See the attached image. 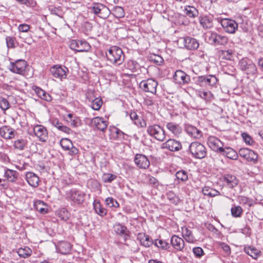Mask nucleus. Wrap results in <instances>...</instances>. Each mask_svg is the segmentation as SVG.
Wrapping results in <instances>:
<instances>
[{
	"mask_svg": "<svg viewBox=\"0 0 263 263\" xmlns=\"http://www.w3.org/2000/svg\"><path fill=\"white\" fill-rule=\"evenodd\" d=\"M86 193L79 189H72L66 192V198L72 205H82L86 199Z\"/></svg>",
	"mask_w": 263,
	"mask_h": 263,
	"instance_id": "obj_1",
	"label": "nucleus"
},
{
	"mask_svg": "<svg viewBox=\"0 0 263 263\" xmlns=\"http://www.w3.org/2000/svg\"><path fill=\"white\" fill-rule=\"evenodd\" d=\"M240 69L248 76V78H255L257 77L258 70L253 61L248 58H243L239 62Z\"/></svg>",
	"mask_w": 263,
	"mask_h": 263,
	"instance_id": "obj_2",
	"label": "nucleus"
},
{
	"mask_svg": "<svg viewBox=\"0 0 263 263\" xmlns=\"http://www.w3.org/2000/svg\"><path fill=\"white\" fill-rule=\"evenodd\" d=\"M107 60L111 63L117 64H121L124 60V55L122 49L117 46H112L106 53Z\"/></svg>",
	"mask_w": 263,
	"mask_h": 263,
	"instance_id": "obj_3",
	"label": "nucleus"
},
{
	"mask_svg": "<svg viewBox=\"0 0 263 263\" xmlns=\"http://www.w3.org/2000/svg\"><path fill=\"white\" fill-rule=\"evenodd\" d=\"M189 150L192 156L196 159H202L206 156V149L201 143L192 142L189 147Z\"/></svg>",
	"mask_w": 263,
	"mask_h": 263,
	"instance_id": "obj_4",
	"label": "nucleus"
},
{
	"mask_svg": "<svg viewBox=\"0 0 263 263\" xmlns=\"http://www.w3.org/2000/svg\"><path fill=\"white\" fill-rule=\"evenodd\" d=\"M208 144L209 146L215 152H219L224 156L230 158L229 156V152H227L225 149L228 150L229 148L226 147L225 148H223V143L217 137L215 136H210L208 139Z\"/></svg>",
	"mask_w": 263,
	"mask_h": 263,
	"instance_id": "obj_5",
	"label": "nucleus"
},
{
	"mask_svg": "<svg viewBox=\"0 0 263 263\" xmlns=\"http://www.w3.org/2000/svg\"><path fill=\"white\" fill-rule=\"evenodd\" d=\"M146 131L150 136L159 141L162 142L165 139V135L163 128L158 124L148 126Z\"/></svg>",
	"mask_w": 263,
	"mask_h": 263,
	"instance_id": "obj_6",
	"label": "nucleus"
},
{
	"mask_svg": "<svg viewBox=\"0 0 263 263\" xmlns=\"http://www.w3.org/2000/svg\"><path fill=\"white\" fill-rule=\"evenodd\" d=\"M91 12L100 18L105 19L110 14V11L105 5L101 3H94L90 8Z\"/></svg>",
	"mask_w": 263,
	"mask_h": 263,
	"instance_id": "obj_7",
	"label": "nucleus"
},
{
	"mask_svg": "<svg viewBox=\"0 0 263 263\" xmlns=\"http://www.w3.org/2000/svg\"><path fill=\"white\" fill-rule=\"evenodd\" d=\"M158 82L153 79H148L142 81L139 84V87L144 92L156 94Z\"/></svg>",
	"mask_w": 263,
	"mask_h": 263,
	"instance_id": "obj_8",
	"label": "nucleus"
},
{
	"mask_svg": "<svg viewBox=\"0 0 263 263\" xmlns=\"http://www.w3.org/2000/svg\"><path fill=\"white\" fill-rule=\"evenodd\" d=\"M69 47L70 49L77 52H88L91 49L89 44L84 40H72Z\"/></svg>",
	"mask_w": 263,
	"mask_h": 263,
	"instance_id": "obj_9",
	"label": "nucleus"
},
{
	"mask_svg": "<svg viewBox=\"0 0 263 263\" xmlns=\"http://www.w3.org/2000/svg\"><path fill=\"white\" fill-rule=\"evenodd\" d=\"M27 63L23 60H18L14 62H11L9 70L15 73L23 74L26 70Z\"/></svg>",
	"mask_w": 263,
	"mask_h": 263,
	"instance_id": "obj_10",
	"label": "nucleus"
},
{
	"mask_svg": "<svg viewBox=\"0 0 263 263\" xmlns=\"http://www.w3.org/2000/svg\"><path fill=\"white\" fill-rule=\"evenodd\" d=\"M179 42L183 44L184 48L187 50H196L199 46V43L197 40L189 36L180 37L179 39Z\"/></svg>",
	"mask_w": 263,
	"mask_h": 263,
	"instance_id": "obj_11",
	"label": "nucleus"
},
{
	"mask_svg": "<svg viewBox=\"0 0 263 263\" xmlns=\"http://www.w3.org/2000/svg\"><path fill=\"white\" fill-rule=\"evenodd\" d=\"M108 125L107 120L101 117H96L91 119L90 126L93 128L104 132Z\"/></svg>",
	"mask_w": 263,
	"mask_h": 263,
	"instance_id": "obj_12",
	"label": "nucleus"
},
{
	"mask_svg": "<svg viewBox=\"0 0 263 263\" xmlns=\"http://www.w3.org/2000/svg\"><path fill=\"white\" fill-rule=\"evenodd\" d=\"M161 148L175 152L182 149V144L179 141L174 139H169L161 145Z\"/></svg>",
	"mask_w": 263,
	"mask_h": 263,
	"instance_id": "obj_13",
	"label": "nucleus"
},
{
	"mask_svg": "<svg viewBox=\"0 0 263 263\" xmlns=\"http://www.w3.org/2000/svg\"><path fill=\"white\" fill-rule=\"evenodd\" d=\"M217 82V78L214 75L199 76L197 78V83L200 86H214Z\"/></svg>",
	"mask_w": 263,
	"mask_h": 263,
	"instance_id": "obj_14",
	"label": "nucleus"
},
{
	"mask_svg": "<svg viewBox=\"0 0 263 263\" xmlns=\"http://www.w3.org/2000/svg\"><path fill=\"white\" fill-rule=\"evenodd\" d=\"M4 173L5 179L10 182H15L18 177V173L15 170L9 169L6 167H0V174Z\"/></svg>",
	"mask_w": 263,
	"mask_h": 263,
	"instance_id": "obj_15",
	"label": "nucleus"
},
{
	"mask_svg": "<svg viewBox=\"0 0 263 263\" xmlns=\"http://www.w3.org/2000/svg\"><path fill=\"white\" fill-rule=\"evenodd\" d=\"M50 70L54 77L60 80L65 79L68 71L67 68L61 65H54L51 67Z\"/></svg>",
	"mask_w": 263,
	"mask_h": 263,
	"instance_id": "obj_16",
	"label": "nucleus"
},
{
	"mask_svg": "<svg viewBox=\"0 0 263 263\" xmlns=\"http://www.w3.org/2000/svg\"><path fill=\"white\" fill-rule=\"evenodd\" d=\"M134 162L139 168L146 169L149 165L150 162L148 158L144 155L137 154L134 157Z\"/></svg>",
	"mask_w": 263,
	"mask_h": 263,
	"instance_id": "obj_17",
	"label": "nucleus"
},
{
	"mask_svg": "<svg viewBox=\"0 0 263 263\" xmlns=\"http://www.w3.org/2000/svg\"><path fill=\"white\" fill-rule=\"evenodd\" d=\"M175 82L178 84L183 85L189 83L190 77L182 70H177L173 76Z\"/></svg>",
	"mask_w": 263,
	"mask_h": 263,
	"instance_id": "obj_18",
	"label": "nucleus"
},
{
	"mask_svg": "<svg viewBox=\"0 0 263 263\" xmlns=\"http://www.w3.org/2000/svg\"><path fill=\"white\" fill-rule=\"evenodd\" d=\"M34 135L42 142H46L48 139V132L45 127L41 125H36L34 126Z\"/></svg>",
	"mask_w": 263,
	"mask_h": 263,
	"instance_id": "obj_19",
	"label": "nucleus"
},
{
	"mask_svg": "<svg viewBox=\"0 0 263 263\" xmlns=\"http://www.w3.org/2000/svg\"><path fill=\"white\" fill-rule=\"evenodd\" d=\"M184 130L189 136L195 139H200L202 136V132L192 125L185 124Z\"/></svg>",
	"mask_w": 263,
	"mask_h": 263,
	"instance_id": "obj_20",
	"label": "nucleus"
},
{
	"mask_svg": "<svg viewBox=\"0 0 263 263\" xmlns=\"http://www.w3.org/2000/svg\"><path fill=\"white\" fill-rule=\"evenodd\" d=\"M171 244L174 249L177 251H183L184 248V241L182 238L174 235L171 238Z\"/></svg>",
	"mask_w": 263,
	"mask_h": 263,
	"instance_id": "obj_21",
	"label": "nucleus"
},
{
	"mask_svg": "<svg viewBox=\"0 0 263 263\" xmlns=\"http://www.w3.org/2000/svg\"><path fill=\"white\" fill-rule=\"evenodd\" d=\"M137 240L141 246L146 248L150 247L153 244L151 237L144 233H139L137 236Z\"/></svg>",
	"mask_w": 263,
	"mask_h": 263,
	"instance_id": "obj_22",
	"label": "nucleus"
},
{
	"mask_svg": "<svg viewBox=\"0 0 263 263\" xmlns=\"http://www.w3.org/2000/svg\"><path fill=\"white\" fill-rule=\"evenodd\" d=\"M25 179L30 186L35 188L39 186L40 178L34 173L27 172L25 175Z\"/></svg>",
	"mask_w": 263,
	"mask_h": 263,
	"instance_id": "obj_23",
	"label": "nucleus"
},
{
	"mask_svg": "<svg viewBox=\"0 0 263 263\" xmlns=\"http://www.w3.org/2000/svg\"><path fill=\"white\" fill-rule=\"evenodd\" d=\"M15 130L9 126H3L0 128V135L6 139H10L15 137Z\"/></svg>",
	"mask_w": 263,
	"mask_h": 263,
	"instance_id": "obj_24",
	"label": "nucleus"
},
{
	"mask_svg": "<svg viewBox=\"0 0 263 263\" xmlns=\"http://www.w3.org/2000/svg\"><path fill=\"white\" fill-rule=\"evenodd\" d=\"M182 235L183 238L189 243H194L196 239L193 234L192 231L186 227L181 228Z\"/></svg>",
	"mask_w": 263,
	"mask_h": 263,
	"instance_id": "obj_25",
	"label": "nucleus"
},
{
	"mask_svg": "<svg viewBox=\"0 0 263 263\" xmlns=\"http://www.w3.org/2000/svg\"><path fill=\"white\" fill-rule=\"evenodd\" d=\"M71 246L70 243L67 241H60L58 246L57 249L59 252L63 254H67L69 253L71 250Z\"/></svg>",
	"mask_w": 263,
	"mask_h": 263,
	"instance_id": "obj_26",
	"label": "nucleus"
},
{
	"mask_svg": "<svg viewBox=\"0 0 263 263\" xmlns=\"http://www.w3.org/2000/svg\"><path fill=\"white\" fill-rule=\"evenodd\" d=\"M87 186L92 192H98L99 194L102 192V185L96 179H90L88 180Z\"/></svg>",
	"mask_w": 263,
	"mask_h": 263,
	"instance_id": "obj_27",
	"label": "nucleus"
},
{
	"mask_svg": "<svg viewBox=\"0 0 263 263\" xmlns=\"http://www.w3.org/2000/svg\"><path fill=\"white\" fill-rule=\"evenodd\" d=\"M199 22L204 28H211L213 25V17L208 15L200 16L199 18Z\"/></svg>",
	"mask_w": 263,
	"mask_h": 263,
	"instance_id": "obj_28",
	"label": "nucleus"
},
{
	"mask_svg": "<svg viewBox=\"0 0 263 263\" xmlns=\"http://www.w3.org/2000/svg\"><path fill=\"white\" fill-rule=\"evenodd\" d=\"M125 68L132 72H138L141 66L138 62L134 60H129L125 64Z\"/></svg>",
	"mask_w": 263,
	"mask_h": 263,
	"instance_id": "obj_29",
	"label": "nucleus"
},
{
	"mask_svg": "<svg viewBox=\"0 0 263 263\" xmlns=\"http://www.w3.org/2000/svg\"><path fill=\"white\" fill-rule=\"evenodd\" d=\"M166 128L172 133L176 136H178L182 132V128L179 124L174 122H168L166 124Z\"/></svg>",
	"mask_w": 263,
	"mask_h": 263,
	"instance_id": "obj_30",
	"label": "nucleus"
},
{
	"mask_svg": "<svg viewBox=\"0 0 263 263\" xmlns=\"http://www.w3.org/2000/svg\"><path fill=\"white\" fill-rule=\"evenodd\" d=\"M217 34L209 31L204 34V40L206 42L211 45H216V41H217Z\"/></svg>",
	"mask_w": 263,
	"mask_h": 263,
	"instance_id": "obj_31",
	"label": "nucleus"
},
{
	"mask_svg": "<svg viewBox=\"0 0 263 263\" xmlns=\"http://www.w3.org/2000/svg\"><path fill=\"white\" fill-rule=\"evenodd\" d=\"M93 209L96 213L101 216H104L106 215V210L102 206L99 201L95 200L93 203Z\"/></svg>",
	"mask_w": 263,
	"mask_h": 263,
	"instance_id": "obj_32",
	"label": "nucleus"
},
{
	"mask_svg": "<svg viewBox=\"0 0 263 263\" xmlns=\"http://www.w3.org/2000/svg\"><path fill=\"white\" fill-rule=\"evenodd\" d=\"M245 252L253 258L257 259L261 254V252L253 247H248L245 248Z\"/></svg>",
	"mask_w": 263,
	"mask_h": 263,
	"instance_id": "obj_33",
	"label": "nucleus"
},
{
	"mask_svg": "<svg viewBox=\"0 0 263 263\" xmlns=\"http://www.w3.org/2000/svg\"><path fill=\"white\" fill-rule=\"evenodd\" d=\"M153 244L161 250H167L170 248L169 243L165 240L156 239L153 241Z\"/></svg>",
	"mask_w": 263,
	"mask_h": 263,
	"instance_id": "obj_34",
	"label": "nucleus"
},
{
	"mask_svg": "<svg viewBox=\"0 0 263 263\" xmlns=\"http://www.w3.org/2000/svg\"><path fill=\"white\" fill-rule=\"evenodd\" d=\"M127 228L125 226L118 223L114 226V231L115 232L120 236H125L127 235L126 233Z\"/></svg>",
	"mask_w": 263,
	"mask_h": 263,
	"instance_id": "obj_35",
	"label": "nucleus"
},
{
	"mask_svg": "<svg viewBox=\"0 0 263 263\" xmlns=\"http://www.w3.org/2000/svg\"><path fill=\"white\" fill-rule=\"evenodd\" d=\"M202 192L204 195H207L211 197L216 196L220 194L219 191L208 186L203 187Z\"/></svg>",
	"mask_w": 263,
	"mask_h": 263,
	"instance_id": "obj_36",
	"label": "nucleus"
},
{
	"mask_svg": "<svg viewBox=\"0 0 263 263\" xmlns=\"http://www.w3.org/2000/svg\"><path fill=\"white\" fill-rule=\"evenodd\" d=\"M34 206L36 211L40 213L44 214L47 212V209L45 203L41 200H37L34 202Z\"/></svg>",
	"mask_w": 263,
	"mask_h": 263,
	"instance_id": "obj_37",
	"label": "nucleus"
},
{
	"mask_svg": "<svg viewBox=\"0 0 263 263\" xmlns=\"http://www.w3.org/2000/svg\"><path fill=\"white\" fill-rule=\"evenodd\" d=\"M17 253L18 255L23 258H27L31 255L32 251L28 247L21 248L17 250Z\"/></svg>",
	"mask_w": 263,
	"mask_h": 263,
	"instance_id": "obj_38",
	"label": "nucleus"
},
{
	"mask_svg": "<svg viewBox=\"0 0 263 263\" xmlns=\"http://www.w3.org/2000/svg\"><path fill=\"white\" fill-rule=\"evenodd\" d=\"M175 176L179 182H185L189 179L187 173L184 170L177 171Z\"/></svg>",
	"mask_w": 263,
	"mask_h": 263,
	"instance_id": "obj_39",
	"label": "nucleus"
},
{
	"mask_svg": "<svg viewBox=\"0 0 263 263\" xmlns=\"http://www.w3.org/2000/svg\"><path fill=\"white\" fill-rule=\"evenodd\" d=\"M90 103H91L90 106L93 110H99L103 104V100L101 97H96Z\"/></svg>",
	"mask_w": 263,
	"mask_h": 263,
	"instance_id": "obj_40",
	"label": "nucleus"
},
{
	"mask_svg": "<svg viewBox=\"0 0 263 263\" xmlns=\"http://www.w3.org/2000/svg\"><path fill=\"white\" fill-rule=\"evenodd\" d=\"M243 141L248 145L254 146L255 145L256 142L252 137L249 135L247 133L243 132L241 134Z\"/></svg>",
	"mask_w": 263,
	"mask_h": 263,
	"instance_id": "obj_41",
	"label": "nucleus"
},
{
	"mask_svg": "<svg viewBox=\"0 0 263 263\" xmlns=\"http://www.w3.org/2000/svg\"><path fill=\"white\" fill-rule=\"evenodd\" d=\"M149 60L158 65H161L164 62L163 59L160 55L151 54L148 57Z\"/></svg>",
	"mask_w": 263,
	"mask_h": 263,
	"instance_id": "obj_42",
	"label": "nucleus"
},
{
	"mask_svg": "<svg viewBox=\"0 0 263 263\" xmlns=\"http://www.w3.org/2000/svg\"><path fill=\"white\" fill-rule=\"evenodd\" d=\"M186 15L190 17H195L198 14L197 10L194 7L187 6L184 10Z\"/></svg>",
	"mask_w": 263,
	"mask_h": 263,
	"instance_id": "obj_43",
	"label": "nucleus"
},
{
	"mask_svg": "<svg viewBox=\"0 0 263 263\" xmlns=\"http://www.w3.org/2000/svg\"><path fill=\"white\" fill-rule=\"evenodd\" d=\"M6 42L8 48H14L18 46V43L15 37L13 36H7L6 37Z\"/></svg>",
	"mask_w": 263,
	"mask_h": 263,
	"instance_id": "obj_44",
	"label": "nucleus"
},
{
	"mask_svg": "<svg viewBox=\"0 0 263 263\" xmlns=\"http://www.w3.org/2000/svg\"><path fill=\"white\" fill-rule=\"evenodd\" d=\"M246 159L248 162H251L255 164L257 162L258 155L253 151L249 149Z\"/></svg>",
	"mask_w": 263,
	"mask_h": 263,
	"instance_id": "obj_45",
	"label": "nucleus"
},
{
	"mask_svg": "<svg viewBox=\"0 0 263 263\" xmlns=\"http://www.w3.org/2000/svg\"><path fill=\"white\" fill-rule=\"evenodd\" d=\"M27 144V141L24 139H19L14 141L13 146L15 148L23 150Z\"/></svg>",
	"mask_w": 263,
	"mask_h": 263,
	"instance_id": "obj_46",
	"label": "nucleus"
},
{
	"mask_svg": "<svg viewBox=\"0 0 263 263\" xmlns=\"http://www.w3.org/2000/svg\"><path fill=\"white\" fill-rule=\"evenodd\" d=\"M243 210L239 205L231 208V215L234 217H240L242 214Z\"/></svg>",
	"mask_w": 263,
	"mask_h": 263,
	"instance_id": "obj_47",
	"label": "nucleus"
},
{
	"mask_svg": "<svg viewBox=\"0 0 263 263\" xmlns=\"http://www.w3.org/2000/svg\"><path fill=\"white\" fill-rule=\"evenodd\" d=\"M198 96L206 102L211 101L214 98L213 95L211 91H200Z\"/></svg>",
	"mask_w": 263,
	"mask_h": 263,
	"instance_id": "obj_48",
	"label": "nucleus"
},
{
	"mask_svg": "<svg viewBox=\"0 0 263 263\" xmlns=\"http://www.w3.org/2000/svg\"><path fill=\"white\" fill-rule=\"evenodd\" d=\"M238 200L240 204H246L249 206L253 205V199L243 196H239L238 197Z\"/></svg>",
	"mask_w": 263,
	"mask_h": 263,
	"instance_id": "obj_49",
	"label": "nucleus"
},
{
	"mask_svg": "<svg viewBox=\"0 0 263 263\" xmlns=\"http://www.w3.org/2000/svg\"><path fill=\"white\" fill-rule=\"evenodd\" d=\"M58 217L63 221H66L69 218L68 211L65 208H62L58 211Z\"/></svg>",
	"mask_w": 263,
	"mask_h": 263,
	"instance_id": "obj_50",
	"label": "nucleus"
},
{
	"mask_svg": "<svg viewBox=\"0 0 263 263\" xmlns=\"http://www.w3.org/2000/svg\"><path fill=\"white\" fill-rule=\"evenodd\" d=\"M72 143L70 140L68 138H63L60 141V145L63 149L68 151L71 147Z\"/></svg>",
	"mask_w": 263,
	"mask_h": 263,
	"instance_id": "obj_51",
	"label": "nucleus"
},
{
	"mask_svg": "<svg viewBox=\"0 0 263 263\" xmlns=\"http://www.w3.org/2000/svg\"><path fill=\"white\" fill-rule=\"evenodd\" d=\"M113 14L117 18H122L125 15L123 8L120 6H116L113 10Z\"/></svg>",
	"mask_w": 263,
	"mask_h": 263,
	"instance_id": "obj_52",
	"label": "nucleus"
},
{
	"mask_svg": "<svg viewBox=\"0 0 263 263\" xmlns=\"http://www.w3.org/2000/svg\"><path fill=\"white\" fill-rule=\"evenodd\" d=\"M117 176L110 173H104L102 176V181L104 183H111L116 180Z\"/></svg>",
	"mask_w": 263,
	"mask_h": 263,
	"instance_id": "obj_53",
	"label": "nucleus"
},
{
	"mask_svg": "<svg viewBox=\"0 0 263 263\" xmlns=\"http://www.w3.org/2000/svg\"><path fill=\"white\" fill-rule=\"evenodd\" d=\"M220 24L224 30L228 33L230 32V19L223 18L220 19Z\"/></svg>",
	"mask_w": 263,
	"mask_h": 263,
	"instance_id": "obj_54",
	"label": "nucleus"
},
{
	"mask_svg": "<svg viewBox=\"0 0 263 263\" xmlns=\"http://www.w3.org/2000/svg\"><path fill=\"white\" fill-rule=\"evenodd\" d=\"M105 203L109 208H118L119 206V203L112 197H108L105 199Z\"/></svg>",
	"mask_w": 263,
	"mask_h": 263,
	"instance_id": "obj_55",
	"label": "nucleus"
},
{
	"mask_svg": "<svg viewBox=\"0 0 263 263\" xmlns=\"http://www.w3.org/2000/svg\"><path fill=\"white\" fill-rule=\"evenodd\" d=\"M10 104L8 101L5 98H2L0 100V108L3 110H6L10 107Z\"/></svg>",
	"mask_w": 263,
	"mask_h": 263,
	"instance_id": "obj_56",
	"label": "nucleus"
},
{
	"mask_svg": "<svg viewBox=\"0 0 263 263\" xmlns=\"http://www.w3.org/2000/svg\"><path fill=\"white\" fill-rule=\"evenodd\" d=\"M167 197L172 203L175 204H177L178 202V198L173 192H169L167 193Z\"/></svg>",
	"mask_w": 263,
	"mask_h": 263,
	"instance_id": "obj_57",
	"label": "nucleus"
},
{
	"mask_svg": "<svg viewBox=\"0 0 263 263\" xmlns=\"http://www.w3.org/2000/svg\"><path fill=\"white\" fill-rule=\"evenodd\" d=\"M95 91L94 90L88 89L86 93V99L89 102L95 99L97 96L95 95Z\"/></svg>",
	"mask_w": 263,
	"mask_h": 263,
	"instance_id": "obj_58",
	"label": "nucleus"
},
{
	"mask_svg": "<svg viewBox=\"0 0 263 263\" xmlns=\"http://www.w3.org/2000/svg\"><path fill=\"white\" fill-rule=\"evenodd\" d=\"M217 41H216L217 45H225L228 41V38L224 36L217 35Z\"/></svg>",
	"mask_w": 263,
	"mask_h": 263,
	"instance_id": "obj_59",
	"label": "nucleus"
},
{
	"mask_svg": "<svg viewBox=\"0 0 263 263\" xmlns=\"http://www.w3.org/2000/svg\"><path fill=\"white\" fill-rule=\"evenodd\" d=\"M193 252L195 256L200 258L203 255V251L201 247H195L193 249Z\"/></svg>",
	"mask_w": 263,
	"mask_h": 263,
	"instance_id": "obj_60",
	"label": "nucleus"
},
{
	"mask_svg": "<svg viewBox=\"0 0 263 263\" xmlns=\"http://www.w3.org/2000/svg\"><path fill=\"white\" fill-rule=\"evenodd\" d=\"M67 121L70 123L72 126L74 127H78L81 124L80 120L76 117H74L72 119L67 120Z\"/></svg>",
	"mask_w": 263,
	"mask_h": 263,
	"instance_id": "obj_61",
	"label": "nucleus"
},
{
	"mask_svg": "<svg viewBox=\"0 0 263 263\" xmlns=\"http://www.w3.org/2000/svg\"><path fill=\"white\" fill-rule=\"evenodd\" d=\"M30 26L26 24H20L18 27V30L20 32H27L30 30Z\"/></svg>",
	"mask_w": 263,
	"mask_h": 263,
	"instance_id": "obj_62",
	"label": "nucleus"
},
{
	"mask_svg": "<svg viewBox=\"0 0 263 263\" xmlns=\"http://www.w3.org/2000/svg\"><path fill=\"white\" fill-rule=\"evenodd\" d=\"M58 129L61 130V132H63L66 134H69L72 132V130L71 129H70L69 127H67L66 126H65L63 124H61V125L59 126Z\"/></svg>",
	"mask_w": 263,
	"mask_h": 263,
	"instance_id": "obj_63",
	"label": "nucleus"
},
{
	"mask_svg": "<svg viewBox=\"0 0 263 263\" xmlns=\"http://www.w3.org/2000/svg\"><path fill=\"white\" fill-rule=\"evenodd\" d=\"M147 178L148 180H147L148 183L149 184L153 185H157L158 181L155 177H154L152 176H150V175H148V176H147Z\"/></svg>",
	"mask_w": 263,
	"mask_h": 263,
	"instance_id": "obj_64",
	"label": "nucleus"
}]
</instances>
